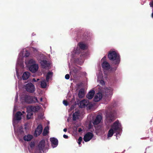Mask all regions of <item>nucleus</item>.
<instances>
[{
    "instance_id": "obj_7",
    "label": "nucleus",
    "mask_w": 153,
    "mask_h": 153,
    "mask_svg": "<svg viewBox=\"0 0 153 153\" xmlns=\"http://www.w3.org/2000/svg\"><path fill=\"white\" fill-rule=\"evenodd\" d=\"M27 111L37 112L39 110L40 107L39 106H33L30 105L28 106L27 108Z\"/></svg>"
},
{
    "instance_id": "obj_4",
    "label": "nucleus",
    "mask_w": 153,
    "mask_h": 153,
    "mask_svg": "<svg viewBox=\"0 0 153 153\" xmlns=\"http://www.w3.org/2000/svg\"><path fill=\"white\" fill-rule=\"evenodd\" d=\"M106 117L110 122L113 121L115 120L114 114L111 111H106Z\"/></svg>"
},
{
    "instance_id": "obj_30",
    "label": "nucleus",
    "mask_w": 153,
    "mask_h": 153,
    "mask_svg": "<svg viewBox=\"0 0 153 153\" xmlns=\"http://www.w3.org/2000/svg\"><path fill=\"white\" fill-rule=\"evenodd\" d=\"M28 63L29 64L31 65H33L34 64H36V62L33 59H31L29 61Z\"/></svg>"
},
{
    "instance_id": "obj_13",
    "label": "nucleus",
    "mask_w": 153,
    "mask_h": 153,
    "mask_svg": "<svg viewBox=\"0 0 153 153\" xmlns=\"http://www.w3.org/2000/svg\"><path fill=\"white\" fill-rule=\"evenodd\" d=\"M102 119V117L100 115H97L93 122V124L94 125H97L100 122Z\"/></svg>"
},
{
    "instance_id": "obj_19",
    "label": "nucleus",
    "mask_w": 153,
    "mask_h": 153,
    "mask_svg": "<svg viewBox=\"0 0 153 153\" xmlns=\"http://www.w3.org/2000/svg\"><path fill=\"white\" fill-rule=\"evenodd\" d=\"M78 70L75 68H74L71 70L70 73L73 76H76L78 73Z\"/></svg>"
},
{
    "instance_id": "obj_12",
    "label": "nucleus",
    "mask_w": 153,
    "mask_h": 153,
    "mask_svg": "<svg viewBox=\"0 0 153 153\" xmlns=\"http://www.w3.org/2000/svg\"><path fill=\"white\" fill-rule=\"evenodd\" d=\"M102 98V94L101 93H97L95 96L94 101L95 102L99 101Z\"/></svg>"
},
{
    "instance_id": "obj_46",
    "label": "nucleus",
    "mask_w": 153,
    "mask_h": 153,
    "mask_svg": "<svg viewBox=\"0 0 153 153\" xmlns=\"http://www.w3.org/2000/svg\"><path fill=\"white\" fill-rule=\"evenodd\" d=\"M40 101H42V98H40Z\"/></svg>"
},
{
    "instance_id": "obj_49",
    "label": "nucleus",
    "mask_w": 153,
    "mask_h": 153,
    "mask_svg": "<svg viewBox=\"0 0 153 153\" xmlns=\"http://www.w3.org/2000/svg\"><path fill=\"white\" fill-rule=\"evenodd\" d=\"M108 90H109L110 91V90L109 89H108L106 90V91H108Z\"/></svg>"
},
{
    "instance_id": "obj_6",
    "label": "nucleus",
    "mask_w": 153,
    "mask_h": 153,
    "mask_svg": "<svg viewBox=\"0 0 153 153\" xmlns=\"http://www.w3.org/2000/svg\"><path fill=\"white\" fill-rule=\"evenodd\" d=\"M93 135L92 133L90 132H87L84 136L83 139L84 141L85 142L89 141L93 137Z\"/></svg>"
},
{
    "instance_id": "obj_29",
    "label": "nucleus",
    "mask_w": 153,
    "mask_h": 153,
    "mask_svg": "<svg viewBox=\"0 0 153 153\" xmlns=\"http://www.w3.org/2000/svg\"><path fill=\"white\" fill-rule=\"evenodd\" d=\"M27 111V119H29L31 118V116L33 114L32 112V111Z\"/></svg>"
},
{
    "instance_id": "obj_27",
    "label": "nucleus",
    "mask_w": 153,
    "mask_h": 153,
    "mask_svg": "<svg viewBox=\"0 0 153 153\" xmlns=\"http://www.w3.org/2000/svg\"><path fill=\"white\" fill-rule=\"evenodd\" d=\"M114 130L112 128H111L109 130L108 134V137H111L113 136L114 133Z\"/></svg>"
},
{
    "instance_id": "obj_23",
    "label": "nucleus",
    "mask_w": 153,
    "mask_h": 153,
    "mask_svg": "<svg viewBox=\"0 0 153 153\" xmlns=\"http://www.w3.org/2000/svg\"><path fill=\"white\" fill-rule=\"evenodd\" d=\"M79 112L78 111H75L73 115V120L75 121L78 118L79 116Z\"/></svg>"
},
{
    "instance_id": "obj_14",
    "label": "nucleus",
    "mask_w": 153,
    "mask_h": 153,
    "mask_svg": "<svg viewBox=\"0 0 153 153\" xmlns=\"http://www.w3.org/2000/svg\"><path fill=\"white\" fill-rule=\"evenodd\" d=\"M88 104V101L84 99L80 102L79 106L80 108H83L86 106H87Z\"/></svg>"
},
{
    "instance_id": "obj_2",
    "label": "nucleus",
    "mask_w": 153,
    "mask_h": 153,
    "mask_svg": "<svg viewBox=\"0 0 153 153\" xmlns=\"http://www.w3.org/2000/svg\"><path fill=\"white\" fill-rule=\"evenodd\" d=\"M25 102L28 104L35 103L39 102L37 97L25 95L23 97Z\"/></svg>"
},
{
    "instance_id": "obj_10",
    "label": "nucleus",
    "mask_w": 153,
    "mask_h": 153,
    "mask_svg": "<svg viewBox=\"0 0 153 153\" xmlns=\"http://www.w3.org/2000/svg\"><path fill=\"white\" fill-rule=\"evenodd\" d=\"M102 68L104 70H108L110 69V66L108 62L104 61L101 64Z\"/></svg>"
},
{
    "instance_id": "obj_41",
    "label": "nucleus",
    "mask_w": 153,
    "mask_h": 153,
    "mask_svg": "<svg viewBox=\"0 0 153 153\" xmlns=\"http://www.w3.org/2000/svg\"><path fill=\"white\" fill-rule=\"evenodd\" d=\"M82 129L81 128H79L78 130V131L79 132H80L81 131H82Z\"/></svg>"
},
{
    "instance_id": "obj_18",
    "label": "nucleus",
    "mask_w": 153,
    "mask_h": 153,
    "mask_svg": "<svg viewBox=\"0 0 153 153\" xmlns=\"http://www.w3.org/2000/svg\"><path fill=\"white\" fill-rule=\"evenodd\" d=\"M118 123V122L116 121L114 123L113 125L112 126V128L113 129L114 131L118 129L119 128Z\"/></svg>"
},
{
    "instance_id": "obj_50",
    "label": "nucleus",
    "mask_w": 153,
    "mask_h": 153,
    "mask_svg": "<svg viewBox=\"0 0 153 153\" xmlns=\"http://www.w3.org/2000/svg\"><path fill=\"white\" fill-rule=\"evenodd\" d=\"M22 113H25V112H24V111H23L22 112Z\"/></svg>"
},
{
    "instance_id": "obj_48",
    "label": "nucleus",
    "mask_w": 153,
    "mask_h": 153,
    "mask_svg": "<svg viewBox=\"0 0 153 153\" xmlns=\"http://www.w3.org/2000/svg\"><path fill=\"white\" fill-rule=\"evenodd\" d=\"M39 79H37V80H36V82H37V81H39Z\"/></svg>"
},
{
    "instance_id": "obj_24",
    "label": "nucleus",
    "mask_w": 153,
    "mask_h": 153,
    "mask_svg": "<svg viewBox=\"0 0 153 153\" xmlns=\"http://www.w3.org/2000/svg\"><path fill=\"white\" fill-rule=\"evenodd\" d=\"M78 45L80 48L83 50H85L86 49V46L85 44L82 42H80L79 43Z\"/></svg>"
},
{
    "instance_id": "obj_28",
    "label": "nucleus",
    "mask_w": 153,
    "mask_h": 153,
    "mask_svg": "<svg viewBox=\"0 0 153 153\" xmlns=\"http://www.w3.org/2000/svg\"><path fill=\"white\" fill-rule=\"evenodd\" d=\"M53 73L52 72H49L48 73L46 78V80L47 82L48 81L49 79L50 78V76L52 75Z\"/></svg>"
},
{
    "instance_id": "obj_45",
    "label": "nucleus",
    "mask_w": 153,
    "mask_h": 153,
    "mask_svg": "<svg viewBox=\"0 0 153 153\" xmlns=\"http://www.w3.org/2000/svg\"><path fill=\"white\" fill-rule=\"evenodd\" d=\"M82 38H83V39H86V38L85 36L84 37H83Z\"/></svg>"
},
{
    "instance_id": "obj_44",
    "label": "nucleus",
    "mask_w": 153,
    "mask_h": 153,
    "mask_svg": "<svg viewBox=\"0 0 153 153\" xmlns=\"http://www.w3.org/2000/svg\"><path fill=\"white\" fill-rule=\"evenodd\" d=\"M106 58V56H105L102 59H104L105 60Z\"/></svg>"
},
{
    "instance_id": "obj_20",
    "label": "nucleus",
    "mask_w": 153,
    "mask_h": 153,
    "mask_svg": "<svg viewBox=\"0 0 153 153\" xmlns=\"http://www.w3.org/2000/svg\"><path fill=\"white\" fill-rule=\"evenodd\" d=\"M30 73L29 72H25L22 76L23 80H26L28 79L30 76Z\"/></svg>"
},
{
    "instance_id": "obj_37",
    "label": "nucleus",
    "mask_w": 153,
    "mask_h": 153,
    "mask_svg": "<svg viewBox=\"0 0 153 153\" xmlns=\"http://www.w3.org/2000/svg\"><path fill=\"white\" fill-rule=\"evenodd\" d=\"M100 83L102 85H103L105 84L104 81L103 80H101L100 81Z\"/></svg>"
},
{
    "instance_id": "obj_9",
    "label": "nucleus",
    "mask_w": 153,
    "mask_h": 153,
    "mask_svg": "<svg viewBox=\"0 0 153 153\" xmlns=\"http://www.w3.org/2000/svg\"><path fill=\"white\" fill-rule=\"evenodd\" d=\"M38 65L37 64H34L30 66L29 69L32 73H34L38 70Z\"/></svg>"
},
{
    "instance_id": "obj_36",
    "label": "nucleus",
    "mask_w": 153,
    "mask_h": 153,
    "mask_svg": "<svg viewBox=\"0 0 153 153\" xmlns=\"http://www.w3.org/2000/svg\"><path fill=\"white\" fill-rule=\"evenodd\" d=\"M65 78L67 79H68L70 78V75L68 74H66L65 76Z\"/></svg>"
},
{
    "instance_id": "obj_35",
    "label": "nucleus",
    "mask_w": 153,
    "mask_h": 153,
    "mask_svg": "<svg viewBox=\"0 0 153 153\" xmlns=\"http://www.w3.org/2000/svg\"><path fill=\"white\" fill-rule=\"evenodd\" d=\"M29 55H30V53L28 52H26L25 53L24 56H25V57H28V56H29Z\"/></svg>"
},
{
    "instance_id": "obj_34",
    "label": "nucleus",
    "mask_w": 153,
    "mask_h": 153,
    "mask_svg": "<svg viewBox=\"0 0 153 153\" xmlns=\"http://www.w3.org/2000/svg\"><path fill=\"white\" fill-rule=\"evenodd\" d=\"M30 145L31 148H33L35 146V144L33 142H31Z\"/></svg>"
},
{
    "instance_id": "obj_43",
    "label": "nucleus",
    "mask_w": 153,
    "mask_h": 153,
    "mask_svg": "<svg viewBox=\"0 0 153 153\" xmlns=\"http://www.w3.org/2000/svg\"><path fill=\"white\" fill-rule=\"evenodd\" d=\"M63 131L64 132H66L67 131V129L66 128H65L63 129Z\"/></svg>"
},
{
    "instance_id": "obj_39",
    "label": "nucleus",
    "mask_w": 153,
    "mask_h": 153,
    "mask_svg": "<svg viewBox=\"0 0 153 153\" xmlns=\"http://www.w3.org/2000/svg\"><path fill=\"white\" fill-rule=\"evenodd\" d=\"M63 137L65 139H68V136L66 134H64L63 136Z\"/></svg>"
},
{
    "instance_id": "obj_38",
    "label": "nucleus",
    "mask_w": 153,
    "mask_h": 153,
    "mask_svg": "<svg viewBox=\"0 0 153 153\" xmlns=\"http://www.w3.org/2000/svg\"><path fill=\"white\" fill-rule=\"evenodd\" d=\"M149 5L150 7H153V1L150 2Z\"/></svg>"
},
{
    "instance_id": "obj_11",
    "label": "nucleus",
    "mask_w": 153,
    "mask_h": 153,
    "mask_svg": "<svg viewBox=\"0 0 153 153\" xmlns=\"http://www.w3.org/2000/svg\"><path fill=\"white\" fill-rule=\"evenodd\" d=\"M45 145V140H42L38 145V148L40 151L42 150L44 148Z\"/></svg>"
},
{
    "instance_id": "obj_33",
    "label": "nucleus",
    "mask_w": 153,
    "mask_h": 153,
    "mask_svg": "<svg viewBox=\"0 0 153 153\" xmlns=\"http://www.w3.org/2000/svg\"><path fill=\"white\" fill-rule=\"evenodd\" d=\"M63 102V104L66 106H67L68 105V102L66 100H64Z\"/></svg>"
},
{
    "instance_id": "obj_3",
    "label": "nucleus",
    "mask_w": 153,
    "mask_h": 153,
    "mask_svg": "<svg viewBox=\"0 0 153 153\" xmlns=\"http://www.w3.org/2000/svg\"><path fill=\"white\" fill-rule=\"evenodd\" d=\"M25 87L26 91L30 93H34L36 90L34 85L31 82L28 83L26 84Z\"/></svg>"
},
{
    "instance_id": "obj_40",
    "label": "nucleus",
    "mask_w": 153,
    "mask_h": 153,
    "mask_svg": "<svg viewBox=\"0 0 153 153\" xmlns=\"http://www.w3.org/2000/svg\"><path fill=\"white\" fill-rule=\"evenodd\" d=\"M106 97H107V95H108V94H106ZM108 100L109 101V100H110V98H108L107 99H106V98H105V100Z\"/></svg>"
},
{
    "instance_id": "obj_31",
    "label": "nucleus",
    "mask_w": 153,
    "mask_h": 153,
    "mask_svg": "<svg viewBox=\"0 0 153 153\" xmlns=\"http://www.w3.org/2000/svg\"><path fill=\"white\" fill-rule=\"evenodd\" d=\"M116 65V66H115L114 67H111V70L112 71H115L116 70H117V66H118V65Z\"/></svg>"
},
{
    "instance_id": "obj_8",
    "label": "nucleus",
    "mask_w": 153,
    "mask_h": 153,
    "mask_svg": "<svg viewBox=\"0 0 153 153\" xmlns=\"http://www.w3.org/2000/svg\"><path fill=\"white\" fill-rule=\"evenodd\" d=\"M42 68H45L49 67L50 64L46 60H41L40 62Z\"/></svg>"
},
{
    "instance_id": "obj_32",
    "label": "nucleus",
    "mask_w": 153,
    "mask_h": 153,
    "mask_svg": "<svg viewBox=\"0 0 153 153\" xmlns=\"http://www.w3.org/2000/svg\"><path fill=\"white\" fill-rule=\"evenodd\" d=\"M82 138L81 137H79V138L78 139V143L79 145H80L81 144V142L82 141Z\"/></svg>"
},
{
    "instance_id": "obj_25",
    "label": "nucleus",
    "mask_w": 153,
    "mask_h": 153,
    "mask_svg": "<svg viewBox=\"0 0 153 153\" xmlns=\"http://www.w3.org/2000/svg\"><path fill=\"white\" fill-rule=\"evenodd\" d=\"M40 85L41 88H46L47 83L45 79H44L41 82Z\"/></svg>"
},
{
    "instance_id": "obj_1",
    "label": "nucleus",
    "mask_w": 153,
    "mask_h": 153,
    "mask_svg": "<svg viewBox=\"0 0 153 153\" xmlns=\"http://www.w3.org/2000/svg\"><path fill=\"white\" fill-rule=\"evenodd\" d=\"M108 57L112 65H118L120 61V55L115 51H110L108 53Z\"/></svg>"
},
{
    "instance_id": "obj_15",
    "label": "nucleus",
    "mask_w": 153,
    "mask_h": 153,
    "mask_svg": "<svg viewBox=\"0 0 153 153\" xmlns=\"http://www.w3.org/2000/svg\"><path fill=\"white\" fill-rule=\"evenodd\" d=\"M50 140L51 142L52 145L55 146V147L57 146L58 145V140L54 137L51 138Z\"/></svg>"
},
{
    "instance_id": "obj_42",
    "label": "nucleus",
    "mask_w": 153,
    "mask_h": 153,
    "mask_svg": "<svg viewBox=\"0 0 153 153\" xmlns=\"http://www.w3.org/2000/svg\"><path fill=\"white\" fill-rule=\"evenodd\" d=\"M32 81L33 82H36V80L35 78H33L32 79Z\"/></svg>"
},
{
    "instance_id": "obj_47",
    "label": "nucleus",
    "mask_w": 153,
    "mask_h": 153,
    "mask_svg": "<svg viewBox=\"0 0 153 153\" xmlns=\"http://www.w3.org/2000/svg\"><path fill=\"white\" fill-rule=\"evenodd\" d=\"M152 16L153 18V12H152Z\"/></svg>"
},
{
    "instance_id": "obj_5",
    "label": "nucleus",
    "mask_w": 153,
    "mask_h": 153,
    "mask_svg": "<svg viewBox=\"0 0 153 153\" xmlns=\"http://www.w3.org/2000/svg\"><path fill=\"white\" fill-rule=\"evenodd\" d=\"M42 129L43 128L42 125H39L35 131L34 136L37 137V136L39 135L42 133Z\"/></svg>"
},
{
    "instance_id": "obj_16",
    "label": "nucleus",
    "mask_w": 153,
    "mask_h": 153,
    "mask_svg": "<svg viewBox=\"0 0 153 153\" xmlns=\"http://www.w3.org/2000/svg\"><path fill=\"white\" fill-rule=\"evenodd\" d=\"M95 92L94 90H91L86 95V97L89 99H92L94 94Z\"/></svg>"
},
{
    "instance_id": "obj_17",
    "label": "nucleus",
    "mask_w": 153,
    "mask_h": 153,
    "mask_svg": "<svg viewBox=\"0 0 153 153\" xmlns=\"http://www.w3.org/2000/svg\"><path fill=\"white\" fill-rule=\"evenodd\" d=\"M22 115V113L20 111H18L15 114L14 118L17 120H20L22 119L21 116Z\"/></svg>"
},
{
    "instance_id": "obj_51",
    "label": "nucleus",
    "mask_w": 153,
    "mask_h": 153,
    "mask_svg": "<svg viewBox=\"0 0 153 153\" xmlns=\"http://www.w3.org/2000/svg\"><path fill=\"white\" fill-rule=\"evenodd\" d=\"M76 52H75V53H76ZM77 53H78V52H77Z\"/></svg>"
},
{
    "instance_id": "obj_26",
    "label": "nucleus",
    "mask_w": 153,
    "mask_h": 153,
    "mask_svg": "<svg viewBox=\"0 0 153 153\" xmlns=\"http://www.w3.org/2000/svg\"><path fill=\"white\" fill-rule=\"evenodd\" d=\"M48 127L47 126L45 128L42 133L43 135L44 136H45L48 134Z\"/></svg>"
},
{
    "instance_id": "obj_21",
    "label": "nucleus",
    "mask_w": 153,
    "mask_h": 153,
    "mask_svg": "<svg viewBox=\"0 0 153 153\" xmlns=\"http://www.w3.org/2000/svg\"><path fill=\"white\" fill-rule=\"evenodd\" d=\"M33 138V136L30 134H28L27 135H25L23 137V139L25 141H27L31 140Z\"/></svg>"
},
{
    "instance_id": "obj_22",
    "label": "nucleus",
    "mask_w": 153,
    "mask_h": 153,
    "mask_svg": "<svg viewBox=\"0 0 153 153\" xmlns=\"http://www.w3.org/2000/svg\"><path fill=\"white\" fill-rule=\"evenodd\" d=\"M85 95L84 90L83 89H81L79 90L78 95L79 98H82Z\"/></svg>"
}]
</instances>
